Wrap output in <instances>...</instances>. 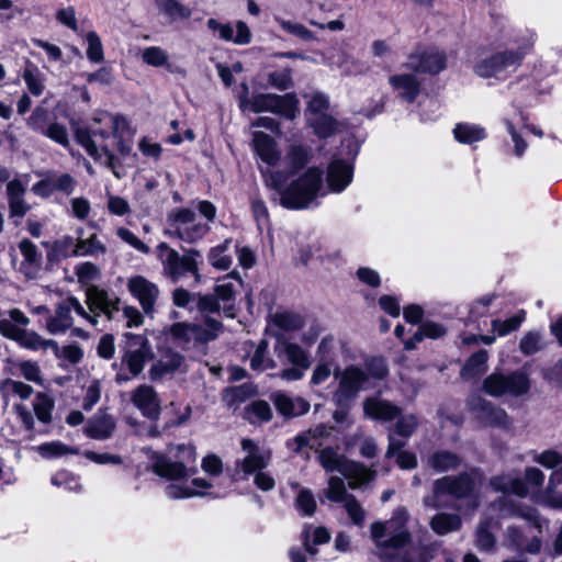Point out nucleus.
Returning a JSON list of instances; mask_svg holds the SVG:
<instances>
[{
  "instance_id": "nucleus-1",
  "label": "nucleus",
  "mask_w": 562,
  "mask_h": 562,
  "mask_svg": "<svg viewBox=\"0 0 562 562\" xmlns=\"http://www.w3.org/2000/svg\"><path fill=\"white\" fill-rule=\"evenodd\" d=\"M311 159V149L302 145H291L284 160L290 172L261 170L266 186L279 194L280 204L289 210L307 209L317 198L323 186V171L308 168L301 177L285 186L289 175L304 168Z\"/></svg>"
},
{
  "instance_id": "nucleus-2",
  "label": "nucleus",
  "mask_w": 562,
  "mask_h": 562,
  "mask_svg": "<svg viewBox=\"0 0 562 562\" xmlns=\"http://www.w3.org/2000/svg\"><path fill=\"white\" fill-rule=\"evenodd\" d=\"M481 473L473 468L457 475H446L431 483V492L423 497V505L430 509L461 510L463 504L470 508L477 507V488Z\"/></svg>"
},
{
  "instance_id": "nucleus-3",
  "label": "nucleus",
  "mask_w": 562,
  "mask_h": 562,
  "mask_svg": "<svg viewBox=\"0 0 562 562\" xmlns=\"http://www.w3.org/2000/svg\"><path fill=\"white\" fill-rule=\"evenodd\" d=\"M407 520V510L398 508L390 520L376 521L371 525L375 554L381 562H426L417 561L408 548L412 542V533L406 527Z\"/></svg>"
},
{
  "instance_id": "nucleus-4",
  "label": "nucleus",
  "mask_w": 562,
  "mask_h": 562,
  "mask_svg": "<svg viewBox=\"0 0 562 562\" xmlns=\"http://www.w3.org/2000/svg\"><path fill=\"white\" fill-rule=\"evenodd\" d=\"M317 458L325 471L339 472L348 479L351 488H358L375 476L374 470L367 468L363 463L346 459L331 447L321 449Z\"/></svg>"
},
{
  "instance_id": "nucleus-5",
  "label": "nucleus",
  "mask_w": 562,
  "mask_h": 562,
  "mask_svg": "<svg viewBox=\"0 0 562 562\" xmlns=\"http://www.w3.org/2000/svg\"><path fill=\"white\" fill-rule=\"evenodd\" d=\"M529 374L521 370L495 371L488 374L482 382V390L492 397H519L530 391Z\"/></svg>"
},
{
  "instance_id": "nucleus-6",
  "label": "nucleus",
  "mask_w": 562,
  "mask_h": 562,
  "mask_svg": "<svg viewBox=\"0 0 562 562\" xmlns=\"http://www.w3.org/2000/svg\"><path fill=\"white\" fill-rule=\"evenodd\" d=\"M179 454L173 460L165 454H157L154 458L153 471L160 477L177 481L188 479L196 473L195 467H188L195 462L196 453L193 446L179 445L177 447Z\"/></svg>"
},
{
  "instance_id": "nucleus-7",
  "label": "nucleus",
  "mask_w": 562,
  "mask_h": 562,
  "mask_svg": "<svg viewBox=\"0 0 562 562\" xmlns=\"http://www.w3.org/2000/svg\"><path fill=\"white\" fill-rule=\"evenodd\" d=\"M158 249L162 256L164 273L173 282L184 277L188 273L194 276L195 282L201 281L199 273L198 258L201 254L196 249H186L180 255L176 249L170 248L166 243H161Z\"/></svg>"
},
{
  "instance_id": "nucleus-8",
  "label": "nucleus",
  "mask_w": 562,
  "mask_h": 562,
  "mask_svg": "<svg viewBox=\"0 0 562 562\" xmlns=\"http://www.w3.org/2000/svg\"><path fill=\"white\" fill-rule=\"evenodd\" d=\"M532 45L533 43L531 38H528L526 43L515 50L508 49L497 52L479 61L474 67V71L482 78H490L510 67L516 68L521 64L524 57L531 50Z\"/></svg>"
},
{
  "instance_id": "nucleus-9",
  "label": "nucleus",
  "mask_w": 562,
  "mask_h": 562,
  "mask_svg": "<svg viewBox=\"0 0 562 562\" xmlns=\"http://www.w3.org/2000/svg\"><path fill=\"white\" fill-rule=\"evenodd\" d=\"M72 312L87 319L92 325H98L94 316H90L83 305L75 296L58 302L55 305L54 313L48 315L45 328L52 335L64 334L74 325Z\"/></svg>"
},
{
  "instance_id": "nucleus-10",
  "label": "nucleus",
  "mask_w": 562,
  "mask_h": 562,
  "mask_svg": "<svg viewBox=\"0 0 562 562\" xmlns=\"http://www.w3.org/2000/svg\"><path fill=\"white\" fill-rule=\"evenodd\" d=\"M467 407L475 419L485 427L509 429L512 426V419L507 412L481 394H471L467 400Z\"/></svg>"
},
{
  "instance_id": "nucleus-11",
  "label": "nucleus",
  "mask_w": 562,
  "mask_h": 562,
  "mask_svg": "<svg viewBox=\"0 0 562 562\" xmlns=\"http://www.w3.org/2000/svg\"><path fill=\"white\" fill-rule=\"evenodd\" d=\"M124 338L122 362L126 364L132 376H137L144 370L146 362L154 357L150 344L144 335L126 333Z\"/></svg>"
},
{
  "instance_id": "nucleus-12",
  "label": "nucleus",
  "mask_w": 562,
  "mask_h": 562,
  "mask_svg": "<svg viewBox=\"0 0 562 562\" xmlns=\"http://www.w3.org/2000/svg\"><path fill=\"white\" fill-rule=\"evenodd\" d=\"M369 380V375L361 368L356 366L347 367L340 373V380L333 398L338 406L352 401Z\"/></svg>"
},
{
  "instance_id": "nucleus-13",
  "label": "nucleus",
  "mask_w": 562,
  "mask_h": 562,
  "mask_svg": "<svg viewBox=\"0 0 562 562\" xmlns=\"http://www.w3.org/2000/svg\"><path fill=\"white\" fill-rule=\"evenodd\" d=\"M87 312L90 316H94L99 322L101 314L105 315L109 321L114 318V314L119 312V299L110 297L109 293L97 285H90L86 289Z\"/></svg>"
},
{
  "instance_id": "nucleus-14",
  "label": "nucleus",
  "mask_w": 562,
  "mask_h": 562,
  "mask_svg": "<svg viewBox=\"0 0 562 562\" xmlns=\"http://www.w3.org/2000/svg\"><path fill=\"white\" fill-rule=\"evenodd\" d=\"M127 288L132 295L139 301L146 315L153 316L155 304L159 296L158 286L142 276H136L127 281Z\"/></svg>"
},
{
  "instance_id": "nucleus-15",
  "label": "nucleus",
  "mask_w": 562,
  "mask_h": 562,
  "mask_svg": "<svg viewBox=\"0 0 562 562\" xmlns=\"http://www.w3.org/2000/svg\"><path fill=\"white\" fill-rule=\"evenodd\" d=\"M405 66L415 72L436 75L446 68V56L437 50L416 52L408 56Z\"/></svg>"
},
{
  "instance_id": "nucleus-16",
  "label": "nucleus",
  "mask_w": 562,
  "mask_h": 562,
  "mask_svg": "<svg viewBox=\"0 0 562 562\" xmlns=\"http://www.w3.org/2000/svg\"><path fill=\"white\" fill-rule=\"evenodd\" d=\"M131 402L142 414L150 419H158L160 401L155 389L147 384L138 385L131 394Z\"/></svg>"
},
{
  "instance_id": "nucleus-17",
  "label": "nucleus",
  "mask_w": 562,
  "mask_h": 562,
  "mask_svg": "<svg viewBox=\"0 0 562 562\" xmlns=\"http://www.w3.org/2000/svg\"><path fill=\"white\" fill-rule=\"evenodd\" d=\"M116 429L115 418L103 409H99L85 426V434L95 440L110 439Z\"/></svg>"
},
{
  "instance_id": "nucleus-18",
  "label": "nucleus",
  "mask_w": 562,
  "mask_h": 562,
  "mask_svg": "<svg viewBox=\"0 0 562 562\" xmlns=\"http://www.w3.org/2000/svg\"><path fill=\"white\" fill-rule=\"evenodd\" d=\"M364 415L374 420L391 422L402 415V408L380 397H368L363 402Z\"/></svg>"
},
{
  "instance_id": "nucleus-19",
  "label": "nucleus",
  "mask_w": 562,
  "mask_h": 562,
  "mask_svg": "<svg viewBox=\"0 0 562 562\" xmlns=\"http://www.w3.org/2000/svg\"><path fill=\"white\" fill-rule=\"evenodd\" d=\"M19 249L23 256V260L19 268L20 272L23 273L27 279H35L42 268V254L38 251L37 246L26 238L19 243Z\"/></svg>"
},
{
  "instance_id": "nucleus-20",
  "label": "nucleus",
  "mask_w": 562,
  "mask_h": 562,
  "mask_svg": "<svg viewBox=\"0 0 562 562\" xmlns=\"http://www.w3.org/2000/svg\"><path fill=\"white\" fill-rule=\"evenodd\" d=\"M353 177L352 166L345 160L336 159L327 168V184L334 192L344 191Z\"/></svg>"
},
{
  "instance_id": "nucleus-21",
  "label": "nucleus",
  "mask_w": 562,
  "mask_h": 562,
  "mask_svg": "<svg viewBox=\"0 0 562 562\" xmlns=\"http://www.w3.org/2000/svg\"><path fill=\"white\" fill-rule=\"evenodd\" d=\"M504 541L507 547L531 554L539 553L541 549V540L539 537H532L527 541L522 530L517 526H508L506 528Z\"/></svg>"
},
{
  "instance_id": "nucleus-22",
  "label": "nucleus",
  "mask_w": 562,
  "mask_h": 562,
  "mask_svg": "<svg viewBox=\"0 0 562 562\" xmlns=\"http://www.w3.org/2000/svg\"><path fill=\"white\" fill-rule=\"evenodd\" d=\"M270 400L274 404L277 411L286 418L303 415L310 409V404L305 400L296 398L293 401L283 393H273L270 396Z\"/></svg>"
},
{
  "instance_id": "nucleus-23",
  "label": "nucleus",
  "mask_w": 562,
  "mask_h": 562,
  "mask_svg": "<svg viewBox=\"0 0 562 562\" xmlns=\"http://www.w3.org/2000/svg\"><path fill=\"white\" fill-rule=\"evenodd\" d=\"M184 363V357L179 352L168 350L150 367L149 378L153 381L161 379L165 374L180 370Z\"/></svg>"
},
{
  "instance_id": "nucleus-24",
  "label": "nucleus",
  "mask_w": 562,
  "mask_h": 562,
  "mask_svg": "<svg viewBox=\"0 0 562 562\" xmlns=\"http://www.w3.org/2000/svg\"><path fill=\"white\" fill-rule=\"evenodd\" d=\"M252 144L257 155L269 166H274L280 160V153L277 150L276 142L268 134L255 132Z\"/></svg>"
},
{
  "instance_id": "nucleus-25",
  "label": "nucleus",
  "mask_w": 562,
  "mask_h": 562,
  "mask_svg": "<svg viewBox=\"0 0 562 562\" xmlns=\"http://www.w3.org/2000/svg\"><path fill=\"white\" fill-rule=\"evenodd\" d=\"M389 82L393 89L402 91L401 98L409 103L414 102L420 92V82L412 74L391 76Z\"/></svg>"
},
{
  "instance_id": "nucleus-26",
  "label": "nucleus",
  "mask_w": 562,
  "mask_h": 562,
  "mask_svg": "<svg viewBox=\"0 0 562 562\" xmlns=\"http://www.w3.org/2000/svg\"><path fill=\"white\" fill-rule=\"evenodd\" d=\"M24 193L25 188L20 180L14 179L8 182L7 194L11 217H23L30 210V205L23 199Z\"/></svg>"
},
{
  "instance_id": "nucleus-27",
  "label": "nucleus",
  "mask_w": 562,
  "mask_h": 562,
  "mask_svg": "<svg viewBox=\"0 0 562 562\" xmlns=\"http://www.w3.org/2000/svg\"><path fill=\"white\" fill-rule=\"evenodd\" d=\"M203 322L205 326L194 323L193 344L195 346L206 345L207 342L215 340L224 330L222 322L212 316H205Z\"/></svg>"
},
{
  "instance_id": "nucleus-28",
  "label": "nucleus",
  "mask_w": 562,
  "mask_h": 562,
  "mask_svg": "<svg viewBox=\"0 0 562 562\" xmlns=\"http://www.w3.org/2000/svg\"><path fill=\"white\" fill-rule=\"evenodd\" d=\"M428 465L436 472L454 471L462 464V458L449 450H438L429 456Z\"/></svg>"
},
{
  "instance_id": "nucleus-29",
  "label": "nucleus",
  "mask_w": 562,
  "mask_h": 562,
  "mask_svg": "<svg viewBox=\"0 0 562 562\" xmlns=\"http://www.w3.org/2000/svg\"><path fill=\"white\" fill-rule=\"evenodd\" d=\"M490 485L496 492L514 493L520 497L528 495V488L524 481L519 477H514L510 474H501L492 477Z\"/></svg>"
},
{
  "instance_id": "nucleus-30",
  "label": "nucleus",
  "mask_w": 562,
  "mask_h": 562,
  "mask_svg": "<svg viewBox=\"0 0 562 562\" xmlns=\"http://www.w3.org/2000/svg\"><path fill=\"white\" fill-rule=\"evenodd\" d=\"M257 387L251 383H244L237 386L227 387L222 393V401L227 407H237L240 403L255 396Z\"/></svg>"
},
{
  "instance_id": "nucleus-31",
  "label": "nucleus",
  "mask_w": 562,
  "mask_h": 562,
  "mask_svg": "<svg viewBox=\"0 0 562 562\" xmlns=\"http://www.w3.org/2000/svg\"><path fill=\"white\" fill-rule=\"evenodd\" d=\"M461 517L458 514L439 513L429 521V526L434 532L445 536L449 532L457 531L461 528Z\"/></svg>"
},
{
  "instance_id": "nucleus-32",
  "label": "nucleus",
  "mask_w": 562,
  "mask_h": 562,
  "mask_svg": "<svg viewBox=\"0 0 562 562\" xmlns=\"http://www.w3.org/2000/svg\"><path fill=\"white\" fill-rule=\"evenodd\" d=\"M269 463V453L254 451L251 453H247V456L243 460H238L236 464L243 471L245 476H249L265 470Z\"/></svg>"
},
{
  "instance_id": "nucleus-33",
  "label": "nucleus",
  "mask_w": 562,
  "mask_h": 562,
  "mask_svg": "<svg viewBox=\"0 0 562 562\" xmlns=\"http://www.w3.org/2000/svg\"><path fill=\"white\" fill-rule=\"evenodd\" d=\"M488 352L484 349L473 353L461 369V378L470 380L484 373L487 369Z\"/></svg>"
},
{
  "instance_id": "nucleus-34",
  "label": "nucleus",
  "mask_w": 562,
  "mask_h": 562,
  "mask_svg": "<svg viewBox=\"0 0 562 562\" xmlns=\"http://www.w3.org/2000/svg\"><path fill=\"white\" fill-rule=\"evenodd\" d=\"M492 519H481L475 529V547L485 552H491L495 549L496 537L491 531Z\"/></svg>"
},
{
  "instance_id": "nucleus-35",
  "label": "nucleus",
  "mask_w": 562,
  "mask_h": 562,
  "mask_svg": "<svg viewBox=\"0 0 562 562\" xmlns=\"http://www.w3.org/2000/svg\"><path fill=\"white\" fill-rule=\"evenodd\" d=\"M453 136L461 144L471 145L483 140L486 137V133L485 130L479 125L458 123L453 128Z\"/></svg>"
},
{
  "instance_id": "nucleus-36",
  "label": "nucleus",
  "mask_w": 562,
  "mask_h": 562,
  "mask_svg": "<svg viewBox=\"0 0 562 562\" xmlns=\"http://www.w3.org/2000/svg\"><path fill=\"white\" fill-rule=\"evenodd\" d=\"M214 295L218 299V303L223 313L231 318L236 316L235 290L232 283L217 284L214 288Z\"/></svg>"
},
{
  "instance_id": "nucleus-37",
  "label": "nucleus",
  "mask_w": 562,
  "mask_h": 562,
  "mask_svg": "<svg viewBox=\"0 0 562 562\" xmlns=\"http://www.w3.org/2000/svg\"><path fill=\"white\" fill-rule=\"evenodd\" d=\"M272 415L270 404L263 400L252 401L245 407V418L250 424L268 423L271 420Z\"/></svg>"
},
{
  "instance_id": "nucleus-38",
  "label": "nucleus",
  "mask_w": 562,
  "mask_h": 562,
  "mask_svg": "<svg viewBox=\"0 0 562 562\" xmlns=\"http://www.w3.org/2000/svg\"><path fill=\"white\" fill-rule=\"evenodd\" d=\"M155 4L160 13L165 14L170 21L188 20L192 11L178 0H155Z\"/></svg>"
},
{
  "instance_id": "nucleus-39",
  "label": "nucleus",
  "mask_w": 562,
  "mask_h": 562,
  "mask_svg": "<svg viewBox=\"0 0 562 562\" xmlns=\"http://www.w3.org/2000/svg\"><path fill=\"white\" fill-rule=\"evenodd\" d=\"M55 407L54 398L47 393L38 392L33 401V411L36 418L43 424H49L53 419Z\"/></svg>"
},
{
  "instance_id": "nucleus-40",
  "label": "nucleus",
  "mask_w": 562,
  "mask_h": 562,
  "mask_svg": "<svg viewBox=\"0 0 562 562\" xmlns=\"http://www.w3.org/2000/svg\"><path fill=\"white\" fill-rule=\"evenodd\" d=\"M308 124L314 128L317 136L330 137L339 131V123L327 113L307 119Z\"/></svg>"
},
{
  "instance_id": "nucleus-41",
  "label": "nucleus",
  "mask_w": 562,
  "mask_h": 562,
  "mask_svg": "<svg viewBox=\"0 0 562 562\" xmlns=\"http://www.w3.org/2000/svg\"><path fill=\"white\" fill-rule=\"evenodd\" d=\"M546 340L542 333L538 330H529L524 334L519 341V351L524 356H532L546 348Z\"/></svg>"
},
{
  "instance_id": "nucleus-42",
  "label": "nucleus",
  "mask_w": 562,
  "mask_h": 562,
  "mask_svg": "<svg viewBox=\"0 0 562 562\" xmlns=\"http://www.w3.org/2000/svg\"><path fill=\"white\" fill-rule=\"evenodd\" d=\"M299 100L292 93H286L284 95H278L276 103L272 109V113L284 116L289 120H293L296 117L299 112Z\"/></svg>"
},
{
  "instance_id": "nucleus-43",
  "label": "nucleus",
  "mask_w": 562,
  "mask_h": 562,
  "mask_svg": "<svg viewBox=\"0 0 562 562\" xmlns=\"http://www.w3.org/2000/svg\"><path fill=\"white\" fill-rule=\"evenodd\" d=\"M106 247L101 243L95 234H92L88 239H77L75 248L71 251L72 256H95L104 254Z\"/></svg>"
},
{
  "instance_id": "nucleus-44",
  "label": "nucleus",
  "mask_w": 562,
  "mask_h": 562,
  "mask_svg": "<svg viewBox=\"0 0 562 562\" xmlns=\"http://www.w3.org/2000/svg\"><path fill=\"white\" fill-rule=\"evenodd\" d=\"M272 322L276 326L285 331L297 330L304 325V321L301 315L289 312L276 313L272 316Z\"/></svg>"
},
{
  "instance_id": "nucleus-45",
  "label": "nucleus",
  "mask_w": 562,
  "mask_h": 562,
  "mask_svg": "<svg viewBox=\"0 0 562 562\" xmlns=\"http://www.w3.org/2000/svg\"><path fill=\"white\" fill-rule=\"evenodd\" d=\"M195 213L190 209H179L172 211L168 215V222L170 227L173 229V235L178 234L179 227H186L195 221Z\"/></svg>"
},
{
  "instance_id": "nucleus-46",
  "label": "nucleus",
  "mask_w": 562,
  "mask_h": 562,
  "mask_svg": "<svg viewBox=\"0 0 562 562\" xmlns=\"http://www.w3.org/2000/svg\"><path fill=\"white\" fill-rule=\"evenodd\" d=\"M326 497L335 503L346 502L350 494L347 493L345 482L341 477L330 476L328 480V487L326 490Z\"/></svg>"
},
{
  "instance_id": "nucleus-47",
  "label": "nucleus",
  "mask_w": 562,
  "mask_h": 562,
  "mask_svg": "<svg viewBox=\"0 0 562 562\" xmlns=\"http://www.w3.org/2000/svg\"><path fill=\"white\" fill-rule=\"evenodd\" d=\"M524 318L525 312L520 311L518 314L507 318L506 321L494 319L492 322V327L498 334V336H506L518 329L524 322Z\"/></svg>"
},
{
  "instance_id": "nucleus-48",
  "label": "nucleus",
  "mask_w": 562,
  "mask_h": 562,
  "mask_svg": "<svg viewBox=\"0 0 562 562\" xmlns=\"http://www.w3.org/2000/svg\"><path fill=\"white\" fill-rule=\"evenodd\" d=\"M76 276L78 278V282L87 289L88 286L93 285L92 282L100 278L101 271L94 263L83 262L76 268Z\"/></svg>"
},
{
  "instance_id": "nucleus-49",
  "label": "nucleus",
  "mask_w": 562,
  "mask_h": 562,
  "mask_svg": "<svg viewBox=\"0 0 562 562\" xmlns=\"http://www.w3.org/2000/svg\"><path fill=\"white\" fill-rule=\"evenodd\" d=\"M195 302L196 311L203 315V318L210 316V314L220 313L221 311L218 299L213 293H198Z\"/></svg>"
},
{
  "instance_id": "nucleus-50",
  "label": "nucleus",
  "mask_w": 562,
  "mask_h": 562,
  "mask_svg": "<svg viewBox=\"0 0 562 562\" xmlns=\"http://www.w3.org/2000/svg\"><path fill=\"white\" fill-rule=\"evenodd\" d=\"M207 231L209 226L206 224L195 223L194 221L186 227H179L176 236L183 241L193 243L202 238Z\"/></svg>"
},
{
  "instance_id": "nucleus-51",
  "label": "nucleus",
  "mask_w": 562,
  "mask_h": 562,
  "mask_svg": "<svg viewBox=\"0 0 562 562\" xmlns=\"http://www.w3.org/2000/svg\"><path fill=\"white\" fill-rule=\"evenodd\" d=\"M328 108V98L322 92H315L310 95L306 109V116L308 119L325 114Z\"/></svg>"
},
{
  "instance_id": "nucleus-52",
  "label": "nucleus",
  "mask_w": 562,
  "mask_h": 562,
  "mask_svg": "<svg viewBox=\"0 0 562 562\" xmlns=\"http://www.w3.org/2000/svg\"><path fill=\"white\" fill-rule=\"evenodd\" d=\"M282 346L286 358L291 363L303 369H307L310 367L307 356L299 345L283 341Z\"/></svg>"
},
{
  "instance_id": "nucleus-53",
  "label": "nucleus",
  "mask_w": 562,
  "mask_h": 562,
  "mask_svg": "<svg viewBox=\"0 0 562 562\" xmlns=\"http://www.w3.org/2000/svg\"><path fill=\"white\" fill-rule=\"evenodd\" d=\"M295 507L305 516H313L317 505L311 490L303 488L295 498Z\"/></svg>"
},
{
  "instance_id": "nucleus-54",
  "label": "nucleus",
  "mask_w": 562,
  "mask_h": 562,
  "mask_svg": "<svg viewBox=\"0 0 562 562\" xmlns=\"http://www.w3.org/2000/svg\"><path fill=\"white\" fill-rule=\"evenodd\" d=\"M18 368L20 370L21 375L25 380L36 383L38 385L44 384V378L42 375L41 367L37 362L30 360L21 361L18 364Z\"/></svg>"
},
{
  "instance_id": "nucleus-55",
  "label": "nucleus",
  "mask_w": 562,
  "mask_h": 562,
  "mask_svg": "<svg viewBox=\"0 0 562 562\" xmlns=\"http://www.w3.org/2000/svg\"><path fill=\"white\" fill-rule=\"evenodd\" d=\"M526 484V487L531 488L532 492L539 493L542 491L544 485V474L543 472L535 467L526 468L525 476L521 479Z\"/></svg>"
},
{
  "instance_id": "nucleus-56",
  "label": "nucleus",
  "mask_w": 562,
  "mask_h": 562,
  "mask_svg": "<svg viewBox=\"0 0 562 562\" xmlns=\"http://www.w3.org/2000/svg\"><path fill=\"white\" fill-rule=\"evenodd\" d=\"M278 94L259 93L252 97L250 110L255 113L271 112Z\"/></svg>"
},
{
  "instance_id": "nucleus-57",
  "label": "nucleus",
  "mask_w": 562,
  "mask_h": 562,
  "mask_svg": "<svg viewBox=\"0 0 562 562\" xmlns=\"http://www.w3.org/2000/svg\"><path fill=\"white\" fill-rule=\"evenodd\" d=\"M77 142L85 147L87 153L94 159L101 158L100 149L97 147L95 142L92 139V133L88 130L79 128L76 132Z\"/></svg>"
},
{
  "instance_id": "nucleus-58",
  "label": "nucleus",
  "mask_w": 562,
  "mask_h": 562,
  "mask_svg": "<svg viewBox=\"0 0 562 562\" xmlns=\"http://www.w3.org/2000/svg\"><path fill=\"white\" fill-rule=\"evenodd\" d=\"M533 461L552 471L562 467V454L555 450H544L536 454Z\"/></svg>"
},
{
  "instance_id": "nucleus-59",
  "label": "nucleus",
  "mask_w": 562,
  "mask_h": 562,
  "mask_svg": "<svg viewBox=\"0 0 562 562\" xmlns=\"http://www.w3.org/2000/svg\"><path fill=\"white\" fill-rule=\"evenodd\" d=\"M87 56L92 63H101L104 58L103 48L100 37L95 32H89L87 34Z\"/></svg>"
},
{
  "instance_id": "nucleus-60",
  "label": "nucleus",
  "mask_w": 562,
  "mask_h": 562,
  "mask_svg": "<svg viewBox=\"0 0 562 562\" xmlns=\"http://www.w3.org/2000/svg\"><path fill=\"white\" fill-rule=\"evenodd\" d=\"M194 323H175L170 327L171 336L183 344L193 342Z\"/></svg>"
},
{
  "instance_id": "nucleus-61",
  "label": "nucleus",
  "mask_w": 562,
  "mask_h": 562,
  "mask_svg": "<svg viewBox=\"0 0 562 562\" xmlns=\"http://www.w3.org/2000/svg\"><path fill=\"white\" fill-rule=\"evenodd\" d=\"M9 389L11 392L19 396L21 400H27L32 396L34 390L31 385L13 380V379H5L1 384V390Z\"/></svg>"
},
{
  "instance_id": "nucleus-62",
  "label": "nucleus",
  "mask_w": 562,
  "mask_h": 562,
  "mask_svg": "<svg viewBox=\"0 0 562 562\" xmlns=\"http://www.w3.org/2000/svg\"><path fill=\"white\" fill-rule=\"evenodd\" d=\"M345 508L348 513V516L350 517L355 525H363L366 519V510L361 507V505L353 495H349V497L345 502Z\"/></svg>"
},
{
  "instance_id": "nucleus-63",
  "label": "nucleus",
  "mask_w": 562,
  "mask_h": 562,
  "mask_svg": "<svg viewBox=\"0 0 562 562\" xmlns=\"http://www.w3.org/2000/svg\"><path fill=\"white\" fill-rule=\"evenodd\" d=\"M143 60L154 67L162 66L168 60L167 53L160 47L151 46L143 50Z\"/></svg>"
},
{
  "instance_id": "nucleus-64",
  "label": "nucleus",
  "mask_w": 562,
  "mask_h": 562,
  "mask_svg": "<svg viewBox=\"0 0 562 562\" xmlns=\"http://www.w3.org/2000/svg\"><path fill=\"white\" fill-rule=\"evenodd\" d=\"M268 82L279 89L286 90L293 86L291 69L286 68L281 71H273L268 75Z\"/></svg>"
}]
</instances>
